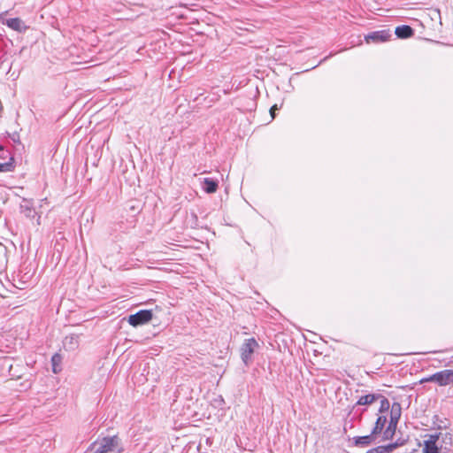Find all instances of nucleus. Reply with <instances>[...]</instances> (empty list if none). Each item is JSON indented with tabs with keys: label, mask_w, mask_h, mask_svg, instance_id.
<instances>
[{
	"label": "nucleus",
	"mask_w": 453,
	"mask_h": 453,
	"mask_svg": "<svg viewBox=\"0 0 453 453\" xmlns=\"http://www.w3.org/2000/svg\"><path fill=\"white\" fill-rule=\"evenodd\" d=\"M124 449L118 435L99 437L89 447L92 453H122Z\"/></svg>",
	"instance_id": "1"
},
{
	"label": "nucleus",
	"mask_w": 453,
	"mask_h": 453,
	"mask_svg": "<svg viewBox=\"0 0 453 453\" xmlns=\"http://www.w3.org/2000/svg\"><path fill=\"white\" fill-rule=\"evenodd\" d=\"M420 384L434 382L440 387L453 385V369L442 370L420 380Z\"/></svg>",
	"instance_id": "2"
},
{
	"label": "nucleus",
	"mask_w": 453,
	"mask_h": 453,
	"mask_svg": "<svg viewBox=\"0 0 453 453\" xmlns=\"http://www.w3.org/2000/svg\"><path fill=\"white\" fill-rule=\"evenodd\" d=\"M391 37V30L382 29L368 33L365 35V41L368 44H379L389 41Z\"/></svg>",
	"instance_id": "3"
},
{
	"label": "nucleus",
	"mask_w": 453,
	"mask_h": 453,
	"mask_svg": "<svg viewBox=\"0 0 453 453\" xmlns=\"http://www.w3.org/2000/svg\"><path fill=\"white\" fill-rule=\"evenodd\" d=\"M153 314L150 310H141L128 317L127 321L133 326H138L150 322Z\"/></svg>",
	"instance_id": "4"
},
{
	"label": "nucleus",
	"mask_w": 453,
	"mask_h": 453,
	"mask_svg": "<svg viewBox=\"0 0 453 453\" xmlns=\"http://www.w3.org/2000/svg\"><path fill=\"white\" fill-rule=\"evenodd\" d=\"M258 347L257 342L255 338H250L245 340L243 344L241 347V357L245 365H248L252 357V354L254 353L256 348Z\"/></svg>",
	"instance_id": "5"
},
{
	"label": "nucleus",
	"mask_w": 453,
	"mask_h": 453,
	"mask_svg": "<svg viewBox=\"0 0 453 453\" xmlns=\"http://www.w3.org/2000/svg\"><path fill=\"white\" fill-rule=\"evenodd\" d=\"M439 439L438 434H431L429 435L428 440L425 441L423 452L424 453H439V449L436 445V442Z\"/></svg>",
	"instance_id": "6"
},
{
	"label": "nucleus",
	"mask_w": 453,
	"mask_h": 453,
	"mask_svg": "<svg viewBox=\"0 0 453 453\" xmlns=\"http://www.w3.org/2000/svg\"><path fill=\"white\" fill-rule=\"evenodd\" d=\"M63 346L66 350L73 351L79 347V335L70 334L63 340Z\"/></svg>",
	"instance_id": "7"
},
{
	"label": "nucleus",
	"mask_w": 453,
	"mask_h": 453,
	"mask_svg": "<svg viewBox=\"0 0 453 453\" xmlns=\"http://www.w3.org/2000/svg\"><path fill=\"white\" fill-rule=\"evenodd\" d=\"M395 35H396L397 38L407 39L413 36L414 30L410 26L402 25L395 27Z\"/></svg>",
	"instance_id": "8"
},
{
	"label": "nucleus",
	"mask_w": 453,
	"mask_h": 453,
	"mask_svg": "<svg viewBox=\"0 0 453 453\" xmlns=\"http://www.w3.org/2000/svg\"><path fill=\"white\" fill-rule=\"evenodd\" d=\"M3 23L18 32H21L27 29V26L19 18L8 19Z\"/></svg>",
	"instance_id": "9"
},
{
	"label": "nucleus",
	"mask_w": 453,
	"mask_h": 453,
	"mask_svg": "<svg viewBox=\"0 0 453 453\" xmlns=\"http://www.w3.org/2000/svg\"><path fill=\"white\" fill-rule=\"evenodd\" d=\"M380 398V394H368L365 395H362L358 398L357 402L354 405L355 408L357 405H370L374 402L378 401Z\"/></svg>",
	"instance_id": "10"
},
{
	"label": "nucleus",
	"mask_w": 453,
	"mask_h": 453,
	"mask_svg": "<svg viewBox=\"0 0 453 453\" xmlns=\"http://www.w3.org/2000/svg\"><path fill=\"white\" fill-rule=\"evenodd\" d=\"M0 369H7L9 371V375L12 379H19L20 375L17 374V372L14 371L13 365L11 364V360L8 357H4L0 359Z\"/></svg>",
	"instance_id": "11"
},
{
	"label": "nucleus",
	"mask_w": 453,
	"mask_h": 453,
	"mask_svg": "<svg viewBox=\"0 0 453 453\" xmlns=\"http://www.w3.org/2000/svg\"><path fill=\"white\" fill-rule=\"evenodd\" d=\"M401 413H402L401 404L399 403H394L391 406L389 423H392L393 425H395V424L397 425L398 421L401 418Z\"/></svg>",
	"instance_id": "12"
},
{
	"label": "nucleus",
	"mask_w": 453,
	"mask_h": 453,
	"mask_svg": "<svg viewBox=\"0 0 453 453\" xmlns=\"http://www.w3.org/2000/svg\"><path fill=\"white\" fill-rule=\"evenodd\" d=\"M219 183L211 178H204L203 180V189L208 194H213L217 191Z\"/></svg>",
	"instance_id": "13"
},
{
	"label": "nucleus",
	"mask_w": 453,
	"mask_h": 453,
	"mask_svg": "<svg viewBox=\"0 0 453 453\" xmlns=\"http://www.w3.org/2000/svg\"><path fill=\"white\" fill-rule=\"evenodd\" d=\"M375 438L374 435L371 433L369 435L365 436H357L353 438L354 445L355 446H369L373 439Z\"/></svg>",
	"instance_id": "14"
},
{
	"label": "nucleus",
	"mask_w": 453,
	"mask_h": 453,
	"mask_svg": "<svg viewBox=\"0 0 453 453\" xmlns=\"http://www.w3.org/2000/svg\"><path fill=\"white\" fill-rule=\"evenodd\" d=\"M386 422H387V418L385 416H379L375 422V426L372 430V435H374L376 437L377 435L381 434V432L386 425Z\"/></svg>",
	"instance_id": "15"
},
{
	"label": "nucleus",
	"mask_w": 453,
	"mask_h": 453,
	"mask_svg": "<svg viewBox=\"0 0 453 453\" xmlns=\"http://www.w3.org/2000/svg\"><path fill=\"white\" fill-rule=\"evenodd\" d=\"M396 426H397V425H395V424L393 425L392 423H389L388 427L386 428V430L383 433V439L384 440L392 439L395 433Z\"/></svg>",
	"instance_id": "16"
},
{
	"label": "nucleus",
	"mask_w": 453,
	"mask_h": 453,
	"mask_svg": "<svg viewBox=\"0 0 453 453\" xmlns=\"http://www.w3.org/2000/svg\"><path fill=\"white\" fill-rule=\"evenodd\" d=\"M14 170L13 158H10V161H0V172H12Z\"/></svg>",
	"instance_id": "17"
},
{
	"label": "nucleus",
	"mask_w": 453,
	"mask_h": 453,
	"mask_svg": "<svg viewBox=\"0 0 453 453\" xmlns=\"http://www.w3.org/2000/svg\"><path fill=\"white\" fill-rule=\"evenodd\" d=\"M379 400H380V406L379 411L380 412L388 411L389 410V408H390V403L388 400V398H386L384 395L380 394Z\"/></svg>",
	"instance_id": "18"
},
{
	"label": "nucleus",
	"mask_w": 453,
	"mask_h": 453,
	"mask_svg": "<svg viewBox=\"0 0 453 453\" xmlns=\"http://www.w3.org/2000/svg\"><path fill=\"white\" fill-rule=\"evenodd\" d=\"M61 360H62V358L59 354H55L51 357L53 372L58 373L59 372L60 369H58V366L60 365Z\"/></svg>",
	"instance_id": "19"
},
{
	"label": "nucleus",
	"mask_w": 453,
	"mask_h": 453,
	"mask_svg": "<svg viewBox=\"0 0 453 453\" xmlns=\"http://www.w3.org/2000/svg\"><path fill=\"white\" fill-rule=\"evenodd\" d=\"M10 158H13L11 156V153L8 150H6L4 146L0 145V160L10 161Z\"/></svg>",
	"instance_id": "20"
},
{
	"label": "nucleus",
	"mask_w": 453,
	"mask_h": 453,
	"mask_svg": "<svg viewBox=\"0 0 453 453\" xmlns=\"http://www.w3.org/2000/svg\"><path fill=\"white\" fill-rule=\"evenodd\" d=\"M20 208H21L22 212H24L27 217L32 216L33 211L27 203L21 204Z\"/></svg>",
	"instance_id": "21"
},
{
	"label": "nucleus",
	"mask_w": 453,
	"mask_h": 453,
	"mask_svg": "<svg viewBox=\"0 0 453 453\" xmlns=\"http://www.w3.org/2000/svg\"><path fill=\"white\" fill-rule=\"evenodd\" d=\"M383 449H385V453H390L391 451H393L395 449H396L398 447V443L395 442V443H390L387 446H380Z\"/></svg>",
	"instance_id": "22"
},
{
	"label": "nucleus",
	"mask_w": 453,
	"mask_h": 453,
	"mask_svg": "<svg viewBox=\"0 0 453 453\" xmlns=\"http://www.w3.org/2000/svg\"><path fill=\"white\" fill-rule=\"evenodd\" d=\"M385 449L379 446L377 448L368 450L366 453H385Z\"/></svg>",
	"instance_id": "23"
},
{
	"label": "nucleus",
	"mask_w": 453,
	"mask_h": 453,
	"mask_svg": "<svg viewBox=\"0 0 453 453\" xmlns=\"http://www.w3.org/2000/svg\"><path fill=\"white\" fill-rule=\"evenodd\" d=\"M279 108L277 106V104H274L271 107L270 109V114L272 116V119H274L275 118V111H277Z\"/></svg>",
	"instance_id": "24"
}]
</instances>
